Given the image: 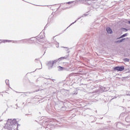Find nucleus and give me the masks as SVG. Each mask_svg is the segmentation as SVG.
<instances>
[{
  "label": "nucleus",
  "mask_w": 130,
  "mask_h": 130,
  "mask_svg": "<svg viewBox=\"0 0 130 130\" xmlns=\"http://www.w3.org/2000/svg\"><path fill=\"white\" fill-rule=\"evenodd\" d=\"M114 70L118 71L119 72H121L122 71H123L124 70V67H123V66L117 67L114 69Z\"/></svg>",
  "instance_id": "nucleus-1"
},
{
  "label": "nucleus",
  "mask_w": 130,
  "mask_h": 130,
  "mask_svg": "<svg viewBox=\"0 0 130 130\" xmlns=\"http://www.w3.org/2000/svg\"><path fill=\"white\" fill-rule=\"evenodd\" d=\"M56 61H57L56 60H55L54 61L49 62L48 64V67H50V68H51L53 66V64H54V62H56Z\"/></svg>",
  "instance_id": "nucleus-2"
},
{
  "label": "nucleus",
  "mask_w": 130,
  "mask_h": 130,
  "mask_svg": "<svg viewBox=\"0 0 130 130\" xmlns=\"http://www.w3.org/2000/svg\"><path fill=\"white\" fill-rule=\"evenodd\" d=\"M107 31L109 34H111V33H112V30L111 29V28H110V27L107 28Z\"/></svg>",
  "instance_id": "nucleus-3"
},
{
  "label": "nucleus",
  "mask_w": 130,
  "mask_h": 130,
  "mask_svg": "<svg viewBox=\"0 0 130 130\" xmlns=\"http://www.w3.org/2000/svg\"><path fill=\"white\" fill-rule=\"evenodd\" d=\"M58 69L59 71H63V69L64 68L59 66V67H58Z\"/></svg>",
  "instance_id": "nucleus-4"
},
{
  "label": "nucleus",
  "mask_w": 130,
  "mask_h": 130,
  "mask_svg": "<svg viewBox=\"0 0 130 130\" xmlns=\"http://www.w3.org/2000/svg\"><path fill=\"white\" fill-rule=\"evenodd\" d=\"M126 36H127V34H125L123 35L122 36L120 37V38H123V37H126Z\"/></svg>",
  "instance_id": "nucleus-5"
},
{
  "label": "nucleus",
  "mask_w": 130,
  "mask_h": 130,
  "mask_svg": "<svg viewBox=\"0 0 130 130\" xmlns=\"http://www.w3.org/2000/svg\"><path fill=\"white\" fill-rule=\"evenodd\" d=\"M123 60H124V61L128 62V61H129V59H128V58H124V59H123Z\"/></svg>",
  "instance_id": "nucleus-6"
},
{
  "label": "nucleus",
  "mask_w": 130,
  "mask_h": 130,
  "mask_svg": "<svg viewBox=\"0 0 130 130\" xmlns=\"http://www.w3.org/2000/svg\"><path fill=\"white\" fill-rule=\"evenodd\" d=\"M124 39H121V40H119L117 41V42H118L119 43H120V42H122V41H123V40H124Z\"/></svg>",
  "instance_id": "nucleus-7"
},
{
  "label": "nucleus",
  "mask_w": 130,
  "mask_h": 130,
  "mask_svg": "<svg viewBox=\"0 0 130 130\" xmlns=\"http://www.w3.org/2000/svg\"><path fill=\"white\" fill-rule=\"evenodd\" d=\"M10 41H8V40H4V42H10Z\"/></svg>",
  "instance_id": "nucleus-8"
},
{
  "label": "nucleus",
  "mask_w": 130,
  "mask_h": 130,
  "mask_svg": "<svg viewBox=\"0 0 130 130\" xmlns=\"http://www.w3.org/2000/svg\"><path fill=\"white\" fill-rule=\"evenodd\" d=\"M8 122H10V119L8 120Z\"/></svg>",
  "instance_id": "nucleus-9"
},
{
  "label": "nucleus",
  "mask_w": 130,
  "mask_h": 130,
  "mask_svg": "<svg viewBox=\"0 0 130 130\" xmlns=\"http://www.w3.org/2000/svg\"><path fill=\"white\" fill-rule=\"evenodd\" d=\"M71 3H72V2H69L68 4H71Z\"/></svg>",
  "instance_id": "nucleus-10"
},
{
  "label": "nucleus",
  "mask_w": 130,
  "mask_h": 130,
  "mask_svg": "<svg viewBox=\"0 0 130 130\" xmlns=\"http://www.w3.org/2000/svg\"><path fill=\"white\" fill-rule=\"evenodd\" d=\"M129 24H130V21H128Z\"/></svg>",
  "instance_id": "nucleus-11"
},
{
  "label": "nucleus",
  "mask_w": 130,
  "mask_h": 130,
  "mask_svg": "<svg viewBox=\"0 0 130 130\" xmlns=\"http://www.w3.org/2000/svg\"><path fill=\"white\" fill-rule=\"evenodd\" d=\"M17 126H19V124H18V125H17Z\"/></svg>",
  "instance_id": "nucleus-12"
}]
</instances>
